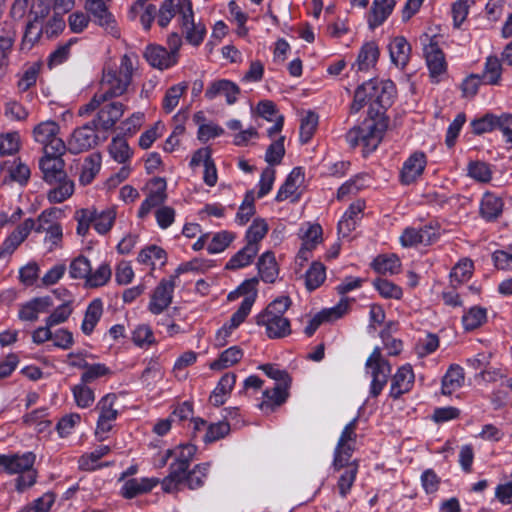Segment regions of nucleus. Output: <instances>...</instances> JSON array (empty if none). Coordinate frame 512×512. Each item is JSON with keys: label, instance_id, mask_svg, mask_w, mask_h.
Masks as SVG:
<instances>
[{"label": "nucleus", "instance_id": "1", "mask_svg": "<svg viewBox=\"0 0 512 512\" xmlns=\"http://www.w3.org/2000/svg\"><path fill=\"white\" fill-rule=\"evenodd\" d=\"M137 63L136 55L124 54L117 69H105L100 83V91L93 96L90 102L79 108V115H89L108 98L123 95L131 84Z\"/></svg>", "mask_w": 512, "mask_h": 512}, {"label": "nucleus", "instance_id": "2", "mask_svg": "<svg viewBox=\"0 0 512 512\" xmlns=\"http://www.w3.org/2000/svg\"><path fill=\"white\" fill-rule=\"evenodd\" d=\"M354 430L355 421H351L343 429L334 453L333 467L340 471L337 488L342 498L350 493L358 473V464L355 461L348 462L354 448Z\"/></svg>", "mask_w": 512, "mask_h": 512}, {"label": "nucleus", "instance_id": "3", "mask_svg": "<svg viewBox=\"0 0 512 512\" xmlns=\"http://www.w3.org/2000/svg\"><path fill=\"white\" fill-rule=\"evenodd\" d=\"M30 21L26 27L24 41L33 43L41 34L48 37L58 35L65 28V21L58 12L51 13L49 3L41 0L32 5Z\"/></svg>", "mask_w": 512, "mask_h": 512}, {"label": "nucleus", "instance_id": "4", "mask_svg": "<svg viewBox=\"0 0 512 512\" xmlns=\"http://www.w3.org/2000/svg\"><path fill=\"white\" fill-rule=\"evenodd\" d=\"M196 453V447L193 444L185 443L176 446L172 450H167L163 456L160 466H165L167 460L173 457L174 460L170 464V472L162 481L163 490L166 492H174L182 484L185 478L190 462Z\"/></svg>", "mask_w": 512, "mask_h": 512}, {"label": "nucleus", "instance_id": "5", "mask_svg": "<svg viewBox=\"0 0 512 512\" xmlns=\"http://www.w3.org/2000/svg\"><path fill=\"white\" fill-rule=\"evenodd\" d=\"M243 295L244 298L238 310L231 316L230 320L225 323L215 335V346L223 347L227 344L228 339L233 331L244 322L249 315L251 308L256 299V291L251 282H245L238 287L237 290L231 292L228 296L230 300L236 299L238 296Z\"/></svg>", "mask_w": 512, "mask_h": 512}, {"label": "nucleus", "instance_id": "6", "mask_svg": "<svg viewBox=\"0 0 512 512\" xmlns=\"http://www.w3.org/2000/svg\"><path fill=\"white\" fill-rule=\"evenodd\" d=\"M290 306V299L281 296L273 300L256 318L259 326H264L269 338H282L290 334V321L284 316Z\"/></svg>", "mask_w": 512, "mask_h": 512}, {"label": "nucleus", "instance_id": "7", "mask_svg": "<svg viewBox=\"0 0 512 512\" xmlns=\"http://www.w3.org/2000/svg\"><path fill=\"white\" fill-rule=\"evenodd\" d=\"M35 460L36 455L33 452L1 455L0 470L11 475H19L16 479V488L18 491H23L36 482Z\"/></svg>", "mask_w": 512, "mask_h": 512}, {"label": "nucleus", "instance_id": "8", "mask_svg": "<svg viewBox=\"0 0 512 512\" xmlns=\"http://www.w3.org/2000/svg\"><path fill=\"white\" fill-rule=\"evenodd\" d=\"M385 129L386 122L382 117L368 118L360 126L350 129L346 140L351 147L362 145L365 152H372L380 144Z\"/></svg>", "mask_w": 512, "mask_h": 512}, {"label": "nucleus", "instance_id": "9", "mask_svg": "<svg viewBox=\"0 0 512 512\" xmlns=\"http://www.w3.org/2000/svg\"><path fill=\"white\" fill-rule=\"evenodd\" d=\"M59 134L60 126L54 120L41 121L32 130L33 140L42 146L45 153H65L66 144Z\"/></svg>", "mask_w": 512, "mask_h": 512}, {"label": "nucleus", "instance_id": "10", "mask_svg": "<svg viewBox=\"0 0 512 512\" xmlns=\"http://www.w3.org/2000/svg\"><path fill=\"white\" fill-rule=\"evenodd\" d=\"M178 21L188 43L193 46L200 45L206 35L205 25L195 22L192 3L190 0H178L176 4Z\"/></svg>", "mask_w": 512, "mask_h": 512}, {"label": "nucleus", "instance_id": "11", "mask_svg": "<svg viewBox=\"0 0 512 512\" xmlns=\"http://www.w3.org/2000/svg\"><path fill=\"white\" fill-rule=\"evenodd\" d=\"M365 371L371 377L370 394L378 396L387 383L391 373L389 363L382 357L381 351L376 347L365 363Z\"/></svg>", "mask_w": 512, "mask_h": 512}, {"label": "nucleus", "instance_id": "12", "mask_svg": "<svg viewBox=\"0 0 512 512\" xmlns=\"http://www.w3.org/2000/svg\"><path fill=\"white\" fill-rule=\"evenodd\" d=\"M118 399V395L108 393L97 403L96 409L99 412V416L96 426V435L101 440H103L107 433L112 429L113 424L120 413Z\"/></svg>", "mask_w": 512, "mask_h": 512}, {"label": "nucleus", "instance_id": "13", "mask_svg": "<svg viewBox=\"0 0 512 512\" xmlns=\"http://www.w3.org/2000/svg\"><path fill=\"white\" fill-rule=\"evenodd\" d=\"M472 130L475 134H484L499 129L502 132L506 142H512V115L502 113L495 115L487 113L471 122Z\"/></svg>", "mask_w": 512, "mask_h": 512}, {"label": "nucleus", "instance_id": "14", "mask_svg": "<svg viewBox=\"0 0 512 512\" xmlns=\"http://www.w3.org/2000/svg\"><path fill=\"white\" fill-rule=\"evenodd\" d=\"M298 238L301 246L297 260L303 264L311 258L313 250L323 242V229L318 223L305 222L299 228Z\"/></svg>", "mask_w": 512, "mask_h": 512}, {"label": "nucleus", "instance_id": "15", "mask_svg": "<svg viewBox=\"0 0 512 512\" xmlns=\"http://www.w3.org/2000/svg\"><path fill=\"white\" fill-rule=\"evenodd\" d=\"M437 224H426L419 228L408 227L400 236V243L403 247H414L419 244L429 245L439 237Z\"/></svg>", "mask_w": 512, "mask_h": 512}, {"label": "nucleus", "instance_id": "16", "mask_svg": "<svg viewBox=\"0 0 512 512\" xmlns=\"http://www.w3.org/2000/svg\"><path fill=\"white\" fill-rule=\"evenodd\" d=\"M107 0H85L84 8L90 13L94 21L113 37H119L120 31L112 14L106 6Z\"/></svg>", "mask_w": 512, "mask_h": 512}, {"label": "nucleus", "instance_id": "17", "mask_svg": "<svg viewBox=\"0 0 512 512\" xmlns=\"http://www.w3.org/2000/svg\"><path fill=\"white\" fill-rule=\"evenodd\" d=\"M304 182L305 175L302 168H294L286 178L284 184L279 188L276 201H297L304 191Z\"/></svg>", "mask_w": 512, "mask_h": 512}, {"label": "nucleus", "instance_id": "18", "mask_svg": "<svg viewBox=\"0 0 512 512\" xmlns=\"http://www.w3.org/2000/svg\"><path fill=\"white\" fill-rule=\"evenodd\" d=\"M63 154H52L43 152L39 160V168L43 174V179L50 184L63 179L66 175L64 171Z\"/></svg>", "mask_w": 512, "mask_h": 512}, {"label": "nucleus", "instance_id": "19", "mask_svg": "<svg viewBox=\"0 0 512 512\" xmlns=\"http://www.w3.org/2000/svg\"><path fill=\"white\" fill-rule=\"evenodd\" d=\"M427 164L426 155L423 152L412 153L403 163L400 172L402 184L409 185L416 182L423 174Z\"/></svg>", "mask_w": 512, "mask_h": 512}, {"label": "nucleus", "instance_id": "20", "mask_svg": "<svg viewBox=\"0 0 512 512\" xmlns=\"http://www.w3.org/2000/svg\"><path fill=\"white\" fill-rule=\"evenodd\" d=\"M174 278L163 279L152 294L149 310L153 314L162 313L172 302V294L176 286Z\"/></svg>", "mask_w": 512, "mask_h": 512}, {"label": "nucleus", "instance_id": "21", "mask_svg": "<svg viewBox=\"0 0 512 512\" xmlns=\"http://www.w3.org/2000/svg\"><path fill=\"white\" fill-rule=\"evenodd\" d=\"M97 144V135L90 125H84L72 133L68 139L66 149L71 153H81Z\"/></svg>", "mask_w": 512, "mask_h": 512}, {"label": "nucleus", "instance_id": "22", "mask_svg": "<svg viewBox=\"0 0 512 512\" xmlns=\"http://www.w3.org/2000/svg\"><path fill=\"white\" fill-rule=\"evenodd\" d=\"M99 109L94 124L103 130L111 129L121 118L124 112L123 105L118 102H102L95 110Z\"/></svg>", "mask_w": 512, "mask_h": 512}, {"label": "nucleus", "instance_id": "23", "mask_svg": "<svg viewBox=\"0 0 512 512\" xmlns=\"http://www.w3.org/2000/svg\"><path fill=\"white\" fill-rule=\"evenodd\" d=\"M53 306L50 296L35 297L23 303L18 312V317L22 321L34 322L38 320L39 315L46 313Z\"/></svg>", "mask_w": 512, "mask_h": 512}, {"label": "nucleus", "instance_id": "24", "mask_svg": "<svg viewBox=\"0 0 512 512\" xmlns=\"http://www.w3.org/2000/svg\"><path fill=\"white\" fill-rule=\"evenodd\" d=\"M240 89L237 84L230 80L220 79L213 81L205 91V97L213 100L217 97L223 96L228 105L234 104L239 96Z\"/></svg>", "mask_w": 512, "mask_h": 512}, {"label": "nucleus", "instance_id": "25", "mask_svg": "<svg viewBox=\"0 0 512 512\" xmlns=\"http://www.w3.org/2000/svg\"><path fill=\"white\" fill-rule=\"evenodd\" d=\"M395 5V0H373L366 18L368 27L374 30L381 26L392 14Z\"/></svg>", "mask_w": 512, "mask_h": 512}, {"label": "nucleus", "instance_id": "26", "mask_svg": "<svg viewBox=\"0 0 512 512\" xmlns=\"http://www.w3.org/2000/svg\"><path fill=\"white\" fill-rule=\"evenodd\" d=\"M414 373L410 365L400 367L393 376L390 396L397 399L411 390L414 384Z\"/></svg>", "mask_w": 512, "mask_h": 512}, {"label": "nucleus", "instance_id": "27", "mask_svg": "<svg viewBox=\"0 0 512 512\" xmlns=\"http://www.w3.org/2000/svg\"><path fill=\"white\" fill-rule=\"evenodd\" d=\"M1 172L4 179H10L21 185L25 184L30 178V168L19 158L6 160L1 164Z\"/></svg>", "mask_w": 512, "mask_h": 512}, {"label": "nucleus", "instance_id": "28", "mask_svg": "<svg viewBox=\"0 0 512 512\" xmlns=\"http://www.w3.org/2000/svg\"><path fill=\"white\" fill-rule=\"evenodd\" d=\"M391 62L398 68L403 69L409 62L411 46L403 36L392 38L388 44Z\"/></svg>", "mask_w": 512, "mask_h": 512}, {"label": "nucleus", "instance_id": "29", "mask_svg": "<svg viewBox=\"0 0 512 512\" xmlns=\"http://www.w3.org/2000/svg\"><path fill=\"white\" fill-rule=\"evenodd\" d=\"M148 63L158 69H168L177 63V56L170 54L164 47L149 45L144 53Z\"/></svg>", "mask_w": 512, "mask_h": 512}, {"label": "nucleus", "instance_id": "30", "mask_svg": "<svg viewBox=\"0 0 512 512\" xmlns=\"http://www.w3.org/2000/svg\"><path fill=\"white\" fill-rule=\"evenodd\" d=\"M427 66L432 78L437 79L446 71V61L443 52L438 48L437 43L430 41L424 48Z\"/></svg>", "mask_w": 512, "mask_h": 512}, {"label": "nucleus", "instance_id": "31", "mask_svg": "<svg viewBox=\"0 0 512 512\" xmlns=\"http://www.w3.org/2000/svg\"><path fill=\"white\" fill-rule=\"evenodd\" d=\"M365 203L362 200H357L352 203L343 217L338 223V233L343 237L349 236V234L355 229L358 220L361 218Z\"/></svg>", "mask_w": 512, "mask_h": 512}, {"label": "nucleus", "instance_id": "32", "mask_svg": "<svg viewBox=\"0 0 512 512\" xmlns=\"http://www.w3.org/2000/svg\"><path fill=\"white\" fill-rule=\"evenodd\" d=\"M156 191L149 194V196L141 203L138 210V217L144 219L154 207L162 204L166 199L165 189L166 183L163 179L157 178L152 182Z\"/></svg>", "mask_w": 512, "mask_h": 512}, {"label": "nucleus", "instance_id": "33", "mask_svg": "<svg viewBox=\"0 0 512 512\" xmlns=\"http://www.w3.org/2000/svg\"><path fill=\"white\" fill-rule=\"evenodd\" d=\"M379 56L378 44L375 41H368L361 46L355 65L360 71H368L375 67Z\"/></svg>", "mask_w": 512, "mask_h": 512}, {"label": "nucleus", "instance_id": "34", "mask_svg": "<svg viewBox=\"0 0 512 512\" xmlns=\"http://www.w3.org/2000/svg\"><path fill=\"white\" fill-rule=\"evenodd\" d=\"M167 260L166 252L159 246L149 245L143 248L137 257L138 263L150 270L162 267Z\"/></svg>", "mask_w": 512, "mask_h": 512}, {"label": "nucleus", "instance_id": "35", "mask_svg": "<svg viewBox=\"0 0 512 512\" xmlns=\"http://www.w3.org/2000/svg\"><path fill=\"white\" fill-rule=\"evenodd\" d=\"M377 92V79H371L360 85L354 95L351 105L353 112H358L364 105L375 104V93Z\"/></svg>", "mask_w": 512, "mask_h": 512}, {"label": "nucleus", "instance_id": "36", "mask_svg": "<svg viewBox=\"0 0 512 512\" xmlns=\"http://www.w3.org/2000/svg\"><path fill=\"white\" fill-rule=\"evenodd\" d=\"M158 484L156 478H133L124 482L121 494L125 498H133L139 494L151 491Z\"/></svg>", "mask_w": 512, "mask_h": 512}, {"label": "nucleus", "instance_id": "37", "mask_svg": "<svg viewBox=\"0 0 512 512\" xmlns=\"http://www.w3.org/2000/svg\"><path fill=\"white\" fill-rule=\"evenodd\" d=\"M236 383V376L233 373H226L221 377L217 386L210 395V402L215 406L225 403Z\"/></svg>", "mask_w": 512, "mask_h": 512}, {"label": "nucleus", "instance_id": "38", "mask_svg": "<svg viewBox=\"0 0 512 512\" xmlns=\"http://www.w3.org/2000/svg\"><path fill=\"white\" fill-rule=\"evenodd\" d=\"M103 314V303L100 299H94L86 308L81 324V330L85 335H90Z\"/></svg>", "mask_w": 512, "mask_h": 512}, {"label": "nucleus", "instance_id": "39", "mask_svg": "<svg viewBox=\"0 0 512 512\" xmlns=\"http://www.w3.org/2000/svg\"><path fill=\"white\" fill-rule=\"evenodd\" d=\"M244 352L239 346H231L224 350L217 359L209 364V368L215 371H221L232 367L243 358Z\"/></svg>", "mask_w": 512, "mask_h": 512}, {"label": "nucleus", "instance_id": "40", "mask_svg": "<svg viewBox=\"0 0 512 512\" xmlns=\"http://www.w3.org/2000/svg\"><path fill=\"white\" fill-rule=\"evenodd\" d=\"M370 184V178L367 174H358L345 183H343L337 191V199L342 201L357 194L360 190Z\"/></svg>", "mask_w": 512, "mask_h": 512}, {"label": "nucleus", "instance_id": "41", "mask_svg": "<svg viewBox=\"0 0 512 512\" xmlns=\"http://www.w3.org/2000/svg\"><path fill=\"white\" fill-rule=\"evenodd\" d=\"M257 267L263 281L272 283L276 280L279 269L275 255L272 252L266 251L263 253L258 260Z\"/></svg>", "mask_w": 512, "mask_h": 512}, {"label": "nucleus", "instance_id": "42", "mask_svg": "<svg viewBox=\"0 0 512 512\" xmlns=\"http://www.w3.org/2000/svg\"><path fill=\"white\" fill-rule=\"evenodd\" d=\"M258 252L259 247H253L246 244L228 260L225 268L227 270H239L245 268L253 262Z\"/></svg>", "mask_w": 512, "mask_h": 512}, {"label": "nucleus", "instance_id": "43", "mask_svg": "<svg viewBox=\"0 0 512 512\" xmlns=\"http://www.w3.org/2000/svg\"><path fill=\"white\" fill-rule=\"evenodd\" d=\"M290 384H276L272 390L263 392V400L260 404L262 410L273 409L284 403L288 397V388Z\"/></svg>", "mask_w": 512, "mask_h": 512}, {"label": "nucleus", "instance_id": "44", "mask_svg": "<svg viewBox=\"0 0 512 512\" xmlns=\"http://www.w3.org/2000/svg\"><path fill=\"white\" fill-rule=\"evenodd\" d=\"M112 277V269L109 263L102 262L95 270L90 268V272L85 280V287L99 288L105 286Z\"/></svg>", "mask_w": 512, "mask_h": 512}, {"label": "nucleus", "instance_id": "45", "mask_svg": "<svg viewBox=\"0 0 512 512\" xmlns=\"http://www.w3.org/2000/svg\"><path fill=\"white\" fill-rule=\"evenodd\" d=\"M138 9L142 11L139 20L143 28L149 29L155 18V6L152 4H147L145 0H136L129 9L130 19L135 20L138 17Z\"/></svg>", "mask_w": 512, "mask_h": 512}, {"label": "nucleus", "instance_id": "46", "mask_svg": "<svg viewBox=\"0 0 512 512\" xmlns=\"http://www.w3.org/2000/svg\"><path fill=\"white\" fill-rule=\"evenodd\" d=\"M54 188L49 190L47 198L51 203H61L72 196L74 193V182L65 176L61 180H57Z\"/></svg>", "mask_w": 512, "mask_h": 512}, {"label": "nucleus", "instance_id": "47", "mask_svg": "<svg viewBox=\"0 0 512 512\" xmlns=\"http://www.w3.org/2000/svg\"><path fill=\"white\" fill-rule=\"evenodd\" d=\"M236 234L231 231L222 230L214 233L209 238L207 251L209 254H218L225 251L235 240Z\"/></svg>", "mask_w": 512, "mask_h": 512}, {"label": "nucleus", "instance_id": "48", "mask_svg": "<svg viewBox=\"0 0 512 512\" xmlns=\"http://www.w3.org/2000/svg\"><path fill=\"white\" fill-rule=\"evenodd\" d=\"M464 382V372L459 366H451L442 380V393L450 395L458 390Z\"/></svg>", "mask_w": 512, "mask_h": 512}, {"label": "nucleus", "instance_id": "49", "mask_svg": "<svg viewBox=\"0 0 512 512\" xmlns=\"http://www.w3.org/2000/svg\"><path fill=\"white\" fill-rule=\"evenodd\" d=\"M503 202L501 198L497 197L494 194L486 193L484 194L480 211L481 215L487 220L496 219L502 212Z\"/></svg>", "mask_w": 512, "mask_h": 512}, {"label": "nucleus", "instance_id": "50", "mask_svg": "<svg viewBox=\"0 0 512 512\" xmlns=\"http://www.w3.org/2000/svg\"><path fill=\"white\" fill-rule=\"evenodd\" d=\"M372 266L380 274H395L400 271L401 262L395 254H383L374 259Z\"/></svg>", "mask_w": 512, "mask_h": 512}, {"label": "nucleus", "instance_id": "51", "mask_svg": "<svg viewBox=\"0 0 512 512\" xmlns=\"http://www.w3.org/2000/svg\"><path fill=\"white\" fill-rule=\"evenodd\" d=\"M269 226L265 219L255 218L246 231V244L253 247H259V242L268 233Z\"/></svg>", "mask_w": 512, "mask_h": 512}, {"label": "nucleus", "instance_id": "52", "mask_svg": "<svg viewBox=\"0 0 512 512\" xmlns=\"http://www.w3.org/2000/svg\"><path fill=\"white\" fill-rule=\"evenodd\" d=\"M87 384L80 380L79 384L71 388L75 404L82 409L92 406L95 401L94 390Z\"/></svg>", "mask_w": 512, "mask_h": 512}, {"label": "nucleus", "instance_id": "53", "mask_svg": "<svg viewBox=\"0 0 512 512\" xmlns=\"http://www.w3.org/2000/svg\"><path fill=\"white\" fill-rule=\"evenodd\" d=\"M101 156L99 154H91L88 156L82 165L79 181L83 185L90 184L95 176L100 171Z\"/></svg>", "mask_w": 512, "mask_h": 512}, {"label": "nucleus", "instance_id": "54", "mask_svg": "<svg viewBox=\"0 0 512 512\" xmlns=\"http://www.w3.org/2000/svg\"><path fill=\"white\" fill-rule=\"evenodd\" d=\"M109 451L110 448L107 445L97 447L94 451L86 453L79 458V467L87 471L99 468L101 466L99 463L100 459L107 455Z\"/></svg>", "mask_w": 512, "mask_h": 512}, {"label": "nucleus", "instance_id": "55", "mask_svg": "<svg viewBox=\"0 0 512 512\" xmlns=\"http://www.w3.org/2000/svg\"><path fill=\"white\" fill-rule=\"evenodd\" d=\"M487 321V310L480 306L471 307L462 316L465 330H474Z\"/></svg>", "mask_w": 512, "mask_h": 512}, {"label": "nucleus", "instance_id": "56", "mask_svg": "<svg viewBox=\"0 0 512 512\" xmlns=\"http://www.w3.org/2000/svg\"><path fill=\"white\" fill-rule=\"evenodd\" d=\"M395 96V85L390 80H377V92L375 93V104L382 108L391 105Z\"/></svg>", "mask_w": 512, "mask_h": 512}, {"label": "nucleus", "instance_id": "57", "mask_svg": "<svg viewBox=\"0 0 512 512\" xmlns=\"http://www.w3.org/2000/svg\"><path fill=\"white\" fill-rule=\"evenodd\" d=\"M473 262L469 259L460 260L450 272L452 285H460L470 279L473 273Z\"/></svg>", "mask_w": 512, "mask_h": 512}, {"label": "nucleus", "instance_id": "58", "mask_svg": "<svg viewBox=\"0 0 512 512\" xmlns=\"http://www.w3.org/2000/svg\"><path fill=\"white\" fill-rule=\"evenodd\" d=\"M133 343L140 348H148L156 343L151 327L147 324L137 325L132 332Z\"/></svg>", "mask_w": 512, "mask_h": 512}, {"label": "nucleus", "instance_id": "59", "mask_svg": "<svg viewBox=\"0 0 512 512\" xmlns=\"http://www.w3.org/2000/svg\"><path fill=\"white\" fill-rule=\"evenodd\" d=\"M187 87V84L182 82L173 85L166 91L163 99V109L167 113L172 112L178 106L179 100L187 90Z\"/></svg>", "mask_w": 512, "mask_h": 512}, {"label": "nucleus", "instance_id": "60", "mask_svg": "<svg viewBox=\"0 0 512 512\" xmlns=\"http://www.w3.org/2000/svg\"><path fill=\"white\" fill-rule=\"evenodd\" d=\"M208 470V463L198 464L190 472H185V478L182 483H186L190 489L199 488L204 484Z\"/></svg>", "mask_w": 512, "mask_h": 512}, {"label": "nucleus", "instance_id": "61", "mask_svg": "<svg viewBox=\"0 0 512 512\" xmlns=\"http://www.w3.org/2000/svg\"><path fill=\"white\" fill-rule=\"evenodd\" d=\"M318 126V115L312 111H307L302 119L300 124V140L303 143H307L310 141L312 136L314 135L316 128Z\"/></svg>", "mask_w": 512, "mask_h": 512}, {"label": "nucleus", "instance_id": "62", "mask_svg": "<svg viewBox=\"0 0 512 512\" xmlns=\"http://www.w3.org/2000/svg\"><path fill=\"white\" fill-rule=\"evenodd\" d=\"M326 279V269L320 262L312 263L306 272V287L308 290L317 289Z\"/></svg>", "mask_w": 512, "mask_h": 512}, {"label": "nucleus", "instance_id": "63", "mask_svg": "<svg viewBox=\"0 0 512 512\" xmlns=\"http://www.w3.org/2000/svg\"><path fill=\"white\" fill-rule=\"evenodd\" d=\"M109 153L111 157L118 163L126 162L131 156V150L127 141L122 137L113 138L110 146Z\"/></svg>", "mask_w": 512, "mask_h": 512}, {"label": "nucleus", "instance_id": "64", "mask_svg": "<svg viewBox=\"0 0 512 512\" xmlns=\"http://www.w3.org/2000/svg\"><path fill=\"white\" fill-rule=\"evenodd\" d=\"M21 146L20 135L16 131L0 134V153L12 155L19 151Z\"/></svg>", "mask_w": 512, "mask_h": 512}]
</instances>
